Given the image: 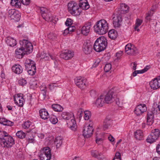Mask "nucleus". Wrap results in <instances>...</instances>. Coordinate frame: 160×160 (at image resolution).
<instances>
[{
	"label": "nucleus",
	"instance_id": "nucleus-1",
	"mask_svg": "<svg viewBox=\"0 0 160 160\" xmlns=\"http://www.w3.org/2000/svg\"><path fill=\"white\" fill-rule=\"evenodd\" d=\"M19 43L21 46L16 50L15 53L17 58H21L24 55L28 54L32 52L33 46L30 42L26 39L20 41Z\"/></svg>",
	"mask_w": 160,
	"mask_h": 160
},
{
	"label": "nucleus",
	"instance_id": "nucleus-2",
	"mask_svg": "<svg viewBox=\"0 0 160 160\" xmlns=\"http://www.w3.org/2000/svg\"><path fill=\"white\" fill-rule=\"evenodd\" d=\"M0 143L3 147L9 148L14 144L12 137L6 132L0 131Z\"/></svg>",
	"mask_w": 160,
	"mask_h": 160
},
{
	"label": "nucleus",
	"instance_id": "nucleus-3",
	"mask_svg": "<svg viewBox=\"0 0 160 160\" xmlns=\"http://www.w3.org/2000/svg\"><path fill=\"white\" fill-rule=\"evenodd\" d=\"M94 28V31L96 33L103 35L106 33L108 31V23L105 20L102 19L96 22Z\"/></svg>",
	"mask_w": 160,
	"mask_h": 160
},
{
	"label": "nucleus",
	"instance_id": "nucleus-4",
	"mask_svg": "<svg viewBox=\"0 0 160 160\" xmlns=\"http://www.w3.org/2000/svg\"><path fill=\"white\" fill-rule=\"evenodd\" d=\"M107 45V40L104 37H101L98 38L95 42L93 45L94 50L98 52L103 51Z\"/></svg>",
	"mask_w": 160,
	"mask_h": 160
},
{
	"label": "nucleus",
	"instance_id": "nucleus-5",
	"mask_svg": "<svg viewBox=\"0 0 160 160\" xmlns=\"http://www.w3.org/2000/svg\"><path fill=\"white\" fill-rule=\"evenodd\" d=\"M115 92L112 90H110L104 96V99L105 102L107 103H111L115 100L116 104L119 107H122L123 104L122 102H120L118 98H116L115 99Z\"/></svg>",
	"mask_w": 160,
	"mask_h": 160
},
{
	"label": "nucleus",
	"instance_id": "nucleus-6",
	"mask_svg": "<svg viewBox=\"0 0 160 160\" xmlns=\"http://www.w3.org/2000/svg\"><path fill=\"white\" fill-rule=\"evenodd\" d=\"M68 10L69 12L74 16L79 15L81 12V9L78 4L74 2H71L68 3Z\"/></svg>",
	"mask_w": 160,
	"mask_h": 160
},
{
	"label": "nucleus",
	"instance_id": "nucleus-7",
	"mask_svg": "<svg viewBox=\"0 0 160 160\" xmlns=\"http://www.w3.org/2000/svg\"><path fill=\"white\" fill-rule=\"evenodd\" d=\"M51 157V151L49 147H46L42 149L40 155L41 160H50Z\"/></svg>",
	"mask_w": 160,
	"mask_h": 160
},
{
	"label": "nucleus",
	"instance_id": "nucleus-8",
	"mask_svg": "<svg viewBox=\"0 0 160 160\" xmlns=\"http://www.w3.org/2000/svg\"><path fill=\"white\" fill-rule=\"evenodd\" d=\"M74 80L76 85L82 89L85 88L87 84V79L81 76L77 77Z\"/></svg>",
	"mask_w": 160,
	"mask_h": 160
},
{
	"label": "nucleus",
	"instance_id": "nucleus-9",
	"mask_svg": "<svg viewBox=\"0 0 160 160\" xmlns=\"http://www.w3.org/2000/svg\"><path fill=\"white\" fill-rule=\"evenodd\" d=\"M126 53L131 55H135L138 53V51L136 47L131 43L127 44L125 47Z\"/></svg>",
	"mask_w": 160,
	"mask_h": 160
},
{
	"label": "nucleus",
	"instance_id": "nucleus-10",
	"mask_svg": "<svg viewBox=\"0 0 160 160\" xmlns=\"http://www.w3.org/2000/svg\"><path fill=\"white\" fill-rule=\"evenodd\" d=\"M8 16L11 19L18 21L20 18V14L18 11L15 9L9 10L8 11Z\"/></svg>",
	"mask_w": 160,
	"mask_h": 160
},
{
	"label": "nucleus",
	"instance_id": "nucleus-11",
	"mask_svg": "<svg viewBox=\"0 0 160 160\" xmlns=\"http://www.w3.org/2000/svg\"><path fill=\"white\" fill-rule=\"evenodd\" d=\"M93 129L92 126L89 124L85 126L83 131V135L85 138H89L92 134Z\"/></svg>",
	"mask_w": 160,
	"mask_h": 160
},
{
	"label": "nucleus",
	"instance_id": "nucleus-12",
	"mask_svg": "<svg viewBox=\"0 0 160 160\" xmlns=\"http://www.w3.org/2000/svg\"><path fill=\"white\" fill-rule=\"evenodd\" d=\"M23 95L21 93H18L14 96V101L15 103L20 107L23 106L25 101Z\"/></svg>",
	"mask_w": 160,
	"mask_h": 160
},
{
	"label": "nucleus",
	"instance_id": "nucleus-13",
	"mask_svg": "<svg viewBox=\"0 0 160 160\" xmlns=\"http://www.w3.org/2000/svg\"><path fill=\"white\" fill-rule=\"evenodd\" d=\"M74 55L73 52L71 51L65 50L62 52L60 55V57L65 60H68L72 58Z\"/></svg>",
	"mask_w": 160,
	"mask_h": 160
},
{
	"label": "nucleus",
	"instance_id": "nucleus-14",
	"mask_svg": "<svg viewBox=\"0 0 160 160\" xmlns=\"http://www.w3.org/2000/svg\"><path fill=\"white\" fill-rule=\"evenodd\" d=\"M113 24L114 27L115 28L119 27L121 26V23L122 21L121 15H118L115 16L113 15Z\"/></svg>",
	"mask_w": 160,
	"mask_h": 160
},
{
	"label": "nucleus",
	"instance_id": "nucleus-15",
	"mask_svg": "<svg viewBox=\"0 0 160 160\" xmlns=\"http://www.w3.org/2000/svg\"><path fill=\"white\" fill-rule=\"evenodd\" d=\"M92 24L91 22L86 23L81 29L82 33L84 35H87L90 31Z\"/></svg>",
	"mask_w": 160,
	"mask_h": 160
},
{
	"label": "nucleus",
	"instance_id": "nucleus-16",
	"mask_svg": "<svg viewBox=\"0 0 160 160\" xmlns=\"http://www.w3.org/2000/svg\"><path fill=\"white\" fill-rule=\"evenodd\" d=\"M92 156L99 160H105L106 158L101 152H99L97 150H93L91 151Z\"/></svg>",
	"mask_w": 160,
	"mask_h": 160
},
{
	"label": "nucleus",
	"instance_id": "nucleus-17",
	"mask_svg": "<svg viewBox=\"0 0 160 160\" xmlns=\"http://www.w3.org/2000/svg\"><path fill=\"white\" fill-rule=\"evenodd\" d=\"M68 120L67 122V124L68 127L73 131H75L77 128V124L76 122L74 117Z\"/></svg>",
	"mask_w": 160,
	"mask_h": 160
},
{
	"label": "nucleus",
	"instance_id": "nucleus-18",
	"mask_svg": "<svg viewBox=\"0 0 160 160\" xmlns=\"http://www.w3.org/2000/svg\"><path fill=\"white\" fill-rule=\"evenodd\" d=\"M150 84L152 89H156L160 87V80L155 78L150 82Z\"/></svg>",
	"mask_w": 160,
	"mask_h": 160
},
{
	"label": "nucleus",
	"instance_id": "nucleus-19",
	"mask_svg": "<svg viewBox=\"0 0 160 160\" xmlns=\"http://www.w3.org/2000/svg\"><path fill=\"white\" fill-rule=\"evenodd\" d=\"M82 50L85 54L90 53L92 50V47L90 44L87 42H85L83 44Z\"/></svg>",
	"mask_w": 160,
	"mask_h": 160
},
{
	"label": "nucleus",
	"instance_id": "nucleus-20",
	"mask_svg": "<svg viewBox=\"0 0 160 160\" xmlns=\"http://www.w3.org/2000/svg\"><path fill=\"white\" fill-rule=\"evenodd\" d=\"M104 96L103 95H101L97 99L95 102V105L98 107H102L105 101L104 99Z\"/></svg>",
	"mask_w": 160,
	"mask_h": 160
},
{
	"label": "nucleus",
	"instance_id": "nucleus-21",
	"mask_svg": "<svg viewBox=\"0 0 160 160\" xmlns=\"http://www.w3.org/2000/svg\"><path fill=\"white\" fill-rule=\"evenodd\" d=\"M39 114L41 118L44 120L47 119L49 117L47 111L44 108L42 109L39 110Z\"/></svg>",
	"mask_w": 160,
	"mask_h": 160
},
{
	"label": "nucleus",
	"instance_id": "nucleus-22",
	"mask_svg": "<svg viewBox=\"0 0 160 160\" xmlns=\"http://www.w3.org/2000/svg\"><path fill=\"white\" fill-rule=\"evenodd\" d=\"M154 115L153 113L150 112H148L147 115V124L149 125H151L154 122Z\"/></svg>",
	"mask_w": 160,
	"mask_h": 160
},
{
	"label": "nucleus",
	"instance_id": "nucleus-23",
	"mask_svg": "<svg viewBox=\"0 0 160 160\" xmlns=\"http://www.w3.org/2000/svg\"><path fill=\"white\" fill-rule=\"evenodd\" d=\"M6 41L7 44L10 47H14L17 44L16 40L10 37H7L6 38Z\"/></svg>",
	"mask_w": 160,
	"mask_h": 160
},
{
	"label": "nucleus",
	"instance_id": "nucleus-24",
	"mask_svg": "<svg viewBox=\"0 0 160 160\" xmlns=\"http://www.w3.org/2000/svg\"><path fill=\"white\" fill-rule=\"evenodd\" d=\"M79 7L83 10H86L88 9L90 6L86 0H81L79 3Z\"/></svg>",
	"mask_w": 160,
	"mask_h": 160
},
{
	"label": "nucleus",
	"instance_id": "nucleus-25",
	"mask_svg": "<svg viewBox=\"0 0 160 160\" xmlns=\"http://www.w3.org/2000/svg\"><path fill=\"white\" fill-rule=\"evenodd\" d=\"M12 70L13 72L17 74L21 73L23 71L22 67L19 64H16L13 66L12 67Z\"/></svg>",
	"mask_w": 160,
	"mask_h": 160
},
{
	"label": "nucleus",
	"instance_id": "nucleus-26",
	"mask_svg": "<svg viewBox=\"0 0 160 160\" xmlns=\"http://www.w3.org/2000/svg\"><path fill=\"white\" fill-rule=\"evenodd\" d=\"M24 64L26 69H29L31 67L35 66L34 62L29 59H27L25 61Z\"/></svg>",
	"mask_w": 160,
	"mask_h": 160
},
{
	"label": "nucleus",
	"instance_id": "nucleus-27",
	"mask_svg": "<svg viewBox=\"0 0 160 160\" xmlns=\"http://www.w3.org/2000/svg\"><path fill=\"white\" fill-rule=\"evenodd\" d=\"M73 114L72 113L64 112L62 113L61 116L62 118L65 120H69L73 117Z\"/></svg>",
	"mask_w": 160,
	"mask_h": 160
},
{
	"label": "nucleus",
	"instance_id": "nucleus-28",
	"mask_svg": "<svg viewBox=\"0 0 160 160\" xmlns=\"http://www.w3.org/2000/svg\"><path fill=\"white\" fill-rule=\"evenodd\" d=\"M134 136L137 140H142L143 138V135L142 131L138 130L134 132Z\"/></svg>",
	"mask_w": 160,
	"mask_h": 160
},
{
	"label": "nucleus",
	"instance_id": "nucleus-29",
	"mask_svg": "<svg viewBox=\"0 0 160 160\" xmlns=\"http://www.w3.org/2000/svg\"><path fill=\"white\" fill-rule=\"evenodd\" d=\"M0 123L5 126H12L13 123L11 121L8 120L5 118H0Z\"/></svg>",
	"mask_w": 160,
	"mask_h": 160
},
{
	"label": "nucleus",
	"instance_id": "nucleus-30",
	"mask_svg": "<svg viewBox=\"0 0 160 160\" xmlns=\"http://www.w3.org/2000/svg\"><path fill=\"white\" fill-rule=\"evenodd\" d=\"M117 35V32L114 29H111L108 32L109 38L113 40H114L116 38Z\"/></svg>",
	"mask_w": 160,
	"mask_h": 160
},
{
	"label": "nucleus",
	"instance_id": "nucleus-31",
	"mask_svg": "<svg viewBox=\"0 0 160 160\" xmlns=\"http://www.w3.org/2000/svg\"><path fill=\"white\" fill-rule=\"evenodd\" d=\"M10 4L12 6L16 8H20L21 2L20 0H11Z\"/></svg>",
	"mask_w": 160,
	"mask_h": 160
},
{
	"label": "nucleus",
	"instance_id": "nucleus-32",
	"mask_svg": "<svg viewBox=\"0 0 160 160\" xmlns=\"http://www.w3.org/2000/svg\"><path fill=\"white\" fill-rule=\"evenodd\" d=\"M149 68L150 67L149 66H146L142 70L135 71L132 73L133 76L134 77H135L137 75V74L143 73L147 71L149 69Z\"/></svg>",
	"mask_w": 160,
	"mask_h": 160
},
{
	"label": "nucleus",
	"instance_id": "nucleus-33",
	"mask_svg": "<svg viewBox=\"0 0 160 160\" xmlns=\"http://www.w3.org/2000/svg\"><path fill=\"white\" fill-rule=\"evenodd\" d=\"M63 141V138L62 137H57L55 139V143L57 148H59L62 145Z\"/></svg>",
	"mask_w": 160,
	"mask_h": 160
},
{
	"label": "nucleus",
	"instance_id": "nucleus-34",
	"mask_svg": "<svg viewBox=\"0 0 160 160\" xmlns=\"http://www.w3.org/2000/svg\"><path fill=\"white\" fill-rule=\"evenodd\" d=\"M111 123L112 120L111 119L108 118L104 120L103 123L104 129H106L110 127Z\"/></svg>",
	"mask_w": 160,
	"mask_h": 160
},
{
	"label": "nucleus",
	"instance_id": "nucleus-35",
	"mask_svg": "<svg viewBox=\"0 0 160 160\" xmlns=\"http://www.w3.org/2000/svg\"><path fill=\"white\" fill-rule=\"evenodd\" d=\"M52 107L56 112H61L63 110V108L58 104H53L52 105Z\"/></svg>",
	"mask_w": 160,
	"mask_h": 160
},
{
	"label": "nucleus",
	"instance_id": "nucleus-36",
	"mask_svg": "<svg viewBox=\"0 0 160 160\" xmlns=\"http://www.w3.org/2000/svg\"><path fill=\"white\" fill-rule=\"evenodd\" d=\"M158 138L151 133L148 136L146 140L147 142L150 143H152L154 142H155L156 140Z\"/></svg>",
	"mask_w": 160,
	"mask_h": 160
},
{
	"label": "nucleus",
	"instance_id": "nucleus-37",
	"mask_svg": "<svg viewBox=\"0 0 160 160\" xmlns=\"http://www.w3.org/2000/svg\"><path fill=\"white\" fill-rule=\"evenodd\" d=\"M142 22V21L139 19H137L136 20V23L134 27L135 30L137 31L138 32L140 31V29H139L138 27L141 24Z\"/></svg>",
	"mask_w": 160,
	"mask_h": 160
},
{
	"label": "nucleus",
	"instance_id": "nucleus-38",
	"mask_svg": "<svg viewBox=\"0 0 160 160\" xmlns=\"http://www.w3.org/2000/svg\"><path fill=\"white\" fill-rule=\"evenodd\" d=\"M151 133L158 139L160 135V131L158 129H155L152 130Z\"/></svg>",
	"mask_w": 160,
	"mask_h": 160
},
{
	"label": "nucleus",
	"instance_id": "nucleus-39",
	"mask_svg": "<svg viewBox=\"0 0 160 160\" xmlns=\"http://www.w3.org/2000/svg\"><path fill=\"white\" fill-rule=\"evenodd\" d=\"M49 56L50 58L52 60L56 59V58L55 56H53L52 55H51L49 54H47L46 53H44V52L42 54L41 57L42 58H45V60H48V56Z\"/></svg>",
	"mask_w": 160,
	"mask_h": 160
},
{
	"label": "nucleus",
	"instance_id": "nucleus-40",
	"mask_svg": "<svg viewBox=\"0 0 160 160\" xmlns=\"http://www.w3.org/2000/svg\"><path fill=\"white\" fill-rule=\"evenodd\" d=\"M17 136L19 138L22 139L25 138L26 135L22 131H18L16 133Z\"/></svg>",
	"mask_w": 160,
	"mask_h": 160
},
{
	"label": "nucleus",
	"instance_id": "nucleus-41",
	"mask_svg": "<svg viewBox=\"0 0 160 160\" xmlns=\"http://www.w3.org/2000/svg\"><path fill=\"white\" fill-rule=\"evenodd\" d=\"M28 74L30 75H33L36 72V66L31 67L29 69H26Z\"/></svg>",
	"mask_w": 160,
	"mask_h": 160
},
{
	"label": "nucleus",
	"instance_id": "nucleus-42",
	"mask_svg": "<svg viewBox=\"0 0 160 160\" xmlns=\"http://www.w3.org/2000/svg\"><path fill=\"white\" fill-rule=\"evenodd\" d=\"M137 107L140 109L142 113L147 110V107L145 104H140L138 105Z\"/></svg>",
	"mask_w": 160,
	"mask_h": 160
},
{
	"label": "nucleus",
	"instance_id": "nucleus-43",
	"mask_svg": "<svg viewBox=\"0 0 160 160\" xmlns=\"http://www.w3.org/2000/svg\"><path fill=\"white\" fill-rule=\"evenodd\" d=\"M120 9L121 11H122L123 12H125L128 11L129 7L125 4L122 3L120 6Z\"/></svg>",
	"mask_w": 160,
	"mask_h": 160
},
{
	"label": "nucleus",
	"instance_id": "nucleus-44",
	"mask_svg": "<svg viewBox=\"0 0 160 160\" xmlns=\"http://www.w3.org/2000/svg\"><path fill=\"white\" fill-rule=\"evenodd\" d=\"M50 121L53 124H55L58 122L57 118L54 115H52L50 117Z\"/></svg>",
	"mask_w": 160,
	"mask_h": 160
},
{
	"label": "nucleus",
	"instance_id": "nucleus-45",
	"mask_svg": "<svg viewBox=\"0 0 160 160\" xmlns=\"http://www.w3.org/2000/svg\"><path fill=\"white\" fill-rule=\"evenodd\" d=\"M84 119L85 120L89 119L91 116V112L89 111H86L84 112Z\"/></svg>",
	"mask_w": 160,
	"mask_h": 160
},
{
	"label": "nucleus",
	"instance_id": "nucleus-46",
	"mask_svg": "<svg viewBox=\"0 0 160 160\" xmlns=\"http://www.w3.org/2000/svg\"><path fill=\"white\" fill-rule=\"evenodd\" d=\"M42 17L46 21L48 22L52 21L51 17L50 15L49 14V12L45 15H43Z\"/></svg>",
	"mask_w": 160,
	"mask_h": 160
},
{
	"label": "nucleus",
	"instance_id": "nucleus-47",
	"mask_svg": "<svg viewBox=\"0 0 160 160\" xmlns=\"http://www.w3.org/2000/svg\"><path fill=\"white\" fill-rule=\"evenodd\" d=\"M31 123L30 121H27L25 122L23 125L22 127L24 129H27L30 128H32L31 127Z\"/></svg>",
	"mask_w": 160,
	"mask_h": 160
},
{
	"label": "nucleus",
	"instance_id": "nucleus-48",
	"mask_svg": "<svg viewBox=\"0 0 160 160\" xmlns=\"http://www.w3.org/2000/svg\"><path fill=\"white\" fill-rule=\"evenodd\" d=\"M40 10L42 16L43 15H45V14L48 13V12H49L48 10L47 9V8L44 7L40 8Z\"/></svg>",
	"mask_w": 160,
	"mask_h": 160
},
{
	"label": "nucleus",
	"instance_id": "nucleus-49",
	"mask_svg": "<svg viewBox=\"0 0 160 160\" xmlns=\"http://www.w3.org/2000/svg\"><path fill=\"white\" fill-rule=\"evenodd\" d=\"M111 68V65L110 63H108L106 64L104 67V71L106 72H108L109 71V70Z\"/></svg>",
	"mask_w": 160,
	"mask_h": 160
},
{
	"label": "nucleus",
	"instance_id": "nucleus-50",
	"mask_svg": "<svg viewBox=\"0 0 160 160\" xmlns=\"http://www.w3.org/2000/svg\"><path fill=\"white\" fill-rule=\"evenodd\" d=\"M18 83L20 85L24 86L27 84V82L25 79L22 78L19 80Z\"/></svg>",
	"mask_w": 160,
	"mask_h": 160
},
{
	"label": "nucleus",
	"instance_id": "nucleus-51",
	"mask_svg": "<svg viewBox=\"0 0 160 160\" xmlns=\"http://www.w3.org/2000/svg\"><path fill=\"white\" fill-rule=\"evenodd\" d=\"M157 8V6L156 5L153 6L151 9L149 13H151V15H152L155 12L156 9Z\"/></svg>",
	"mask_w": 160,
	"mask_h": 160
},
{
	"label": "nucleus",
	"instance_id": "nucleus-52",
	"mask_svg": "<svg viewBox=\"0 0 160 160\" xmlns=\"http://www.w3.org/2000/svg\"><path fill=\"white\" fill-rule=\"evenodd\" d=\"M104 139V138L103 137L101 138H98V137H97L96 140V142L98 144H101L102 142L103 141Z\"/></svg>",
	"mask_w": 160,
	"mask_h": 160
},
{
	"label": "nucleus",
	"instance_id": "nucleus-53",
	"mask_svg": "<svg viewBox=\"0 0 160 160\" xmlns=\"http://www.w3.org/2000/svg\"><path fill=\"white\" fill-rule=\"evenodd\" d=\"M72 20L70 18H68L65 22V24L67 26H69L71 25L72 23Z\"/></svg>",
	"mask_w": 160,
	"mask_h": 160
},
{
	"label": "nucleus",
	"instance_id": "nucleus-54",
	"mask_svg": "<svg viewBox=\"0 0 160 160\" xmlns=\"http://www.w3.org/2000/svg\"><path fill=\"white\" fill-rule=\"evenodd\" d=\"M135 113L138 116L140 115L141 114L143 113L141 111L140 109H138L137 107H136V109L134 110Z\"/></svg>",
	"mask_w": 160,
	"mask_h": 160
},
{
	"label": "nucleus",
	"instance_id": "nucleus-55",
	"mask_svg": "<svg viewBox=\"0 0 160 160\" xmlns=\"http://www.w3.org/2000/svg\"><path fill=\"white\" fill-rule=\"evenodd\" d=\"M21 3L25 5H29L30 2V0H20Z\"/></svg>",
	"mask_w": 160,
	"mask_h": 160
},
{
	"label": "nucleus",
	"instance_id": "nucleus-56",
	"mask_svg": "<svg viewBox=\"0 0 160 160\" xmlns=\"http://www.w3.org/2000/svg\"><path fill=\"white\" fill-rule=\"evenodd\" d=\"M90 95L92 97L95 98L97 96V94L95 91L92 90L90 91Z\"/></svg>",
	"mask_w": 160,
	"mask_h": 160
},
{
	"label": "nucleus",
	"instance_id": "nucleus-57",
	"mask_svg": "<svg viewBox=\"0 0 160 160\" xmlns=\"http://www.w3.org/2000/svg\"><path fill=\"white\" fill-rule=\"evenodd\" d=\"M83 112L81 109H80L78 110L77 115L79 119L82 117V114L83 113Z\"/></svg>",
	"mask_w": 160,
	"mask_h": 160
},
{
	"label": "nucleus",
	"instance_id": "nucleus-58",
	"mask_svg": "<svg viewBox=\"0 0 160 160\" xmlns=\"http://www.w3.org/2000/svg\"><path fill=\"white\" fill-rule=\"evenodd\" d=\"M40 89L41 91H44L43 94V95L45 96L46 95V92L45 91L46 89V86L44 85L41 86L40 87Z\"/></svg>",
	"mask_w": 160,
	"mask_h": 160
},
{
	"label": "nucleus",
	"instance_id": "nucleus-59",
	"mask_svg": "<svg viewBox=\"0 0 160 160\" xmlns=\"http://www.w3.org/2000/svg\"><path fill=\"white\" fill-rule=\"evenodd\" d=\"M56 35V34L52 33H50L48 35V37L49 38L52 39H55Z\"/></svg>",
	"mask_w": 160,
	"mask_h": 160
},
{
	"label": "nucleus",
	"instance_id": "nucleus-60",
	"mask_svg": "<svg viewBox=\"0 0 160 160\" xmlns=\"http://www.w3.org/2000/svg\"><path fill=\"white\" fill-rule=\"evenodd\" d=\"M68 28L70 32H73L75 29V27L73 26H69Z\"/></svg>",
	"mask_w": 160,
	"mask_h": 160
},
{
	"label": "nucleus",
	"instance_id": "nucleus-61",
	"mask_svg": "<svg viewBox=\"0 0 160 160\" xmlns=\"http://www.w3.org/2000/svg\"><path fill=\"white\" fill-rule=\"evenodd\" d=\"M100 60L99 59H97L96 60L94 64L93 65V66L94 67H96L98 65L99 63H100Z\"/></svg>",
	"mask_w": 160,
	"mask_h": 160
},
{
	"label": "nucleus",
	"instance_id": "nucleus-62",
	"mask_svg": "<svg viewBox=\"0 0 160 160\" xmlns=\"http://www.w3.org/2000/svg\"><path fill=\"white\" fill-rule=\"evenodd\" d=\"M152 15H151V13H149V12H148L147 15L146 17V19L147 21H149L150 19V17L151 16H152Z\"/></svg>",
	"mask_w": 160,
	"mask_h": 160
},
{
	"label": "nucleus",
	"instance_id": "nucleus-63",
	"mask_svg": "<svg viewBox=\"0 0 160 160\" xmlns=\"http://www.w3.org/2000/svg\"><path fill=\"white\" fill-rule=\"evenodd\" d=\"M122 52L120 51L119 52H117L116 54V56L117 58H119L122 55Z\"/></svg>",
	"mask_w": 160,
	"mask_h": 160
},
{
	"label": "nucleus",
	"instance_id": "nucleus-64",
	"mask_svg": "<svg viewBox=\"0 0 160 160\" xmlns=\"http://www.w3.org/2000/svg\"><path fill=\"white\" fill-rule=\"evenodd\" d=\"M156 151L160 155V145H158L156 148Z\"/></svg>",
	"mask_w": 160,
	"mask_h": 160
}]
</instances>
